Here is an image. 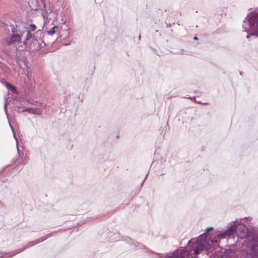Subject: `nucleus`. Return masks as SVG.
<instances>
[{
  "label": "nucleus",
  "instance_id": "obj_10",
  "mask_svg": "<svg viewBox=\"0 0 258 258\" xmlns=\"http://www.w3.org/2000/svg\"><path fill=\"white\" fill-rule=\"evenodd\" d=\"M6 86L8 88L10 89L12 92H13L14 93H16L17 89L14 86L8 83H7L6 84Z\"/></svg>",
  "mask_w": 258,
  "mask_h": 258
},
{
  "label": "nucleus",
  "instance_id": "obj_15",
  "mask_svg": "<svg viewBox=\"0 0 258 258\" xmlns=\"http://www.w3.org/2000/svg\"><path fill=\"white\" fill-rule=\"evenodd\" d=\"M220 258H231V257L228 255L224 254L221 256Z\"/></svg>",
  "mask_w": 258,
  "mask_h": 258
},
{
  "label": "nucleus",
  "instance_id": "obj_13",
  "mask_svg": "<svg viewBox=\"0 0 258 258\" xmlns=\"http://www.w3.org/2000/svg\"><path fill=\"white\" fill-rule=\"evenodd\" d=\"M56 27L55 26L52 27L51 29H50L49 31H48V33L52 35L53 34H54L55 33V31H54V29L56 28Z\"/></svg>",
  "mask_w": 258,
  "mask_h": 258
},
{
  "label": "nucleus",
  "instance_id": "obj_2",
  "mask_svg": "<svg viewBox=\"0 0 258 258\" xmlns=\"http://www.w3.org/2000/svg\"><path fill=\"white\" fill-rule=\"evenodd\" d=\"M208 247L207 242L205 240H197L194 242L192 250L194 251V254L197 255L200 251L207 249Z\"/></svg>",
  "mask_w": 258,
  "mask_h": 258
},
{
  "label": "nucleus",
  "instance_id": "obj_9",
  "mask_svg": "<svg viewBox=\"0 0 258 258\" xmlns=\"http://www.w3.org/2000/svg\"><path fill=\"white\" fill-rule=\"evenodd\" d=\"M31 38H32V42L36 43V44L37 43V40L36 38H33V34H32L31 32L30 31H28L27 32V36H26V40H29Z\"/></svg>",
  "mask_w": 258,
  "mask_h": 258
},
{
  "label": "nucleus",
  "instance_id": "obj_12",
  "mask_svg": "<svg viewBox=\"0 0 258 258\" xmlns=\"http://www.w3.org/2000/svg\"><path fill=\"white\" fill-rule=\"evenodd\" d=\"M217 236L219 238H224L226 237V236H227V235H226V234H225V231H224L222 233H221L220 234H218Z\"/></svg>",
  "mask_w": 258,
  "mask_h": 258
},
{
  "label": "nucleus",
  "instance_id": "obj_18",
  "mask_svg": "<svg viewBox=\"0 0 258 258\" xmlns=\"http://www.w3.org/2000/svg\"><path fill=\"white\" fill-rule=\"evenodd\" d=\"M194 40H198V38L197 37H195L194 38Z\"/></svg>",
  "mask_w": 258,
  "mask_h": 258
},
{
  "label": "nucleus",
  "instance_id": "obj_4",
  "mask_svg": "<svg viewBox=\"0 0 258 258\" xmlns=\"http://www.w3.org/2000/svg\"><path fill=\"white\" fill-rule=\"evenodd\" d=\"M178 253V258H192L193 256L190 251L187 250H180L176 251Z\"/></svg>",
  "mask_w": 258,
  "mask_h": 258
},
{
  "label": "nucleus",
  "instance_id": "obj_7",
  "mask_svg": "<svg viewBox=\"0 0 258 258\" xmlns=\"http://www.w3.org/2000/svg\"><path fill=\"white\" fill-rule=\"evenodd\" d=\"M251 251L252 252L251 258H258V245L257 244L251 247Z\"/></svg>",
  "mask_w": 258,
  "mask_h": 258
},
{
  "label": "nucleus",
  "instance_id": "obj_8",
  "mask_svg": "<svg viewBox=\"0 0 258 258\" xmlns=\"http://www.w3.org/2000/svg\"><path fill=\"white\" fill-rule=\"evenodd\" d=\"M236 231V228L234 226H230L225 231V234L227 236H230Z\"/></svg>",
  "mask_w": 258,
  "mask_h": 258
},
{
  "label": "nucleus",
  "instance_id": "obj_17",
  "mask_svg": "<svg viewBox=\"0 0 258 258\" xmlns=\"http://www.w3.org/2000/svg\"><path fill=\"white\" fill-rule=\"evenodd\" d=\"M27 41H28V40H26V39H25V40L23 42V44H24V45H25V46H26V45H27Z\"/></svg>",
  "mask_w": 258,
  "mask_h": 258
},
{
  "label": "nucleus",
  "instance_id": "obj_6",
  "mask_svg": "<svg viewBox=\"0 0 258 258\" xmlns=\"http://www.w3.org/2000/svg\"><path fill=\"white\" fill-rule=\"evenodd\" d=\"M250 19L251 23L254 26L258 28V14L253 15Z\"/></svg>",
  "mask_w": 258,
  "mask_h": 258
},
{
  "label": "nucleus",
  "instance_id": "obj_14",
  "mask_svg": "<svg viewBox=\"0 0 258 258\" xmlns=\"http://www.w3.org/2000/svg\"><path fill=\"white\" fill-rule=\"evenodd\" d=\"M29 28H30V30L32 31H34L36 29L35 25L34 24H31L29 26Z\"/></svg>",
  "mask_w": 258,
  "mask_h": 258
},
{
  "label": "nucleus",
  "instance_id": "obj_16",
  "mask_svg": "<svg viewBox=\"0 0 258 258\" xmlns=\"http://www.w3.org/2000/svg\"><path fill=\"white\" fill-rule=\"evenodd\" d=\"M213 230V228L212 227H209V228H208L207 229H206V231L207 232H209L211 230Z\"/></svg>",
  "mask_w": 258,
  "mask_h": 258
},
{
  "label": "nucleus",
  "instance_id": "obj_1",
  "mask_svg": "<svg viewBox=\"0 0 258 258\" xmlns=\"http://www.w3.org/2000/svg\"><path fill=\"white\" fill-rule=\"evenodd\" d=\"M25 28L23 26L16 25L12 28V34L10 38L6 40L7 45H10L16 42H20L22 39V36L24 32Z\"/></svg>",
  "mask_w": 258,
  "mask_h": 258
},
{
  "label": "nucleus",
  "instance_id": "obj_3",
  "mask_svg": "<svg viewBox=\"0 0 258 258\" xmlns=\"http://www.w3.org/2000/svg\"><path fill=\"white\" fill-rule=\"evenodd\" d=\"M237 234L240 238H244L248 235V230L244 225H240L236 229Z\"/></svg>",
  "mask_w": 258,
  "mask_h": 258
},
{
  "label": "nucleus",
  "instance_id": "obj_5",
  "mask_svg": "<svg viewBox=\"0 0 258 258\" xmlns=\"http://www.w3.org/2000/svg\"><path fill=\"white\" fill-rule=\"evenodd\" d=\"M23 111L28 112L30 113L41 114L42 113V110L40 108H27Z\"/></svg>",
  "mask_w": 258,
  "mask_h": 258
},
{
  "label": "nucleus",
  "instance_id": "obj_11",
  "mask_svg": "<svg viewBox=\"0 0 258 258\" xmlns=\"http://www.w3.org/2000/svg\"><path fill=\"white\" fill-rule=\"evenodd\" d=\"M166 258H178V253L176 251L170 255H167Z\"/></svg>",
  "mask_w": 258,
  "mask_h": 258
}]
</instances>
